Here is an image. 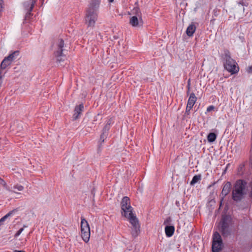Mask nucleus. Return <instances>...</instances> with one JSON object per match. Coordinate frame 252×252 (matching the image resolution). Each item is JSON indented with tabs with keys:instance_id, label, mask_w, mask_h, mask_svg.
Wrapping results in <instances>:
<instances>
[{
	"instance_id": "dca6fc26",
	"label": "nucleus",
	"mask_w": 252,
	"mask_h": 252,
	"mask_svg": "<svg viewBox=\"0 0 252 252\" xmlns=\"http://www.w3.org/2000/svg\"><path fill=\"white\" fill-rule=\"evenodd\" d=\"M84 106L83 104H81L77 106L75 108L74 114L73 115L74 119L76 120L79 118V115L81 114L83 111Z\"/></svg>"
},
{
	"instance_id": "f704fd0d",
	"label": "nucleus",
	"mask_w": 252,
	"mask_h": 252,
	"mask_svg": "<svg viewBox=\"0 0 252 252\" xmlns=\"http://www.w3.org/2000/svg\"><path fill=\"white\" fill-rule=\"evenodd\" d=\"M251 188H252V190L251 191V197H252V183H251Z\"/></svg>"
},
{
	"instance_id": "9b49d317",
	"label": "nucleus",
	"mask_w": 252,
	"mask_h": 252,
	"mask_svg": "<svg viewBox=\"0 0 252 252\" xmlns=\"http://www.w3.org/2000/svg\"><path fill=\"white\" fill-rule=\"evenodd\" d=\"M129 24L133 27H141L143 25L141 16H133L129 19Z\"/></svg>"
},
{
	"instance_id": "bb28decb",
	"label": "nucleus",
	"mask_w": 252,
	"mask_h": 252,
	"mask_svg": "<svg viewBox=\"0 0 252 252\" xmlns=\"http://www.w3.org/2000/svg\"><path fill=\"white\" fill-rule=\"evenodd\" d=\"M3 69L0 67V86L2 84V79L4 77L5 72H3Z\"/></svg>"
},
{
	"instance_id": "423d86ee",
	"label": "nucleus",
	"mask_w": 252,
	"mask_h": 252,
	"mask_svg": "<svg viewBox=\"0 0 252 252\" xmlns=\"http://www.w3.org/2000/svg\"><path fill=\"white\" fill-rule=\"evenodd\" d=\"M81 237L83 240L87 243L90 237V229L88 221L84 218H81Z\"/></svg>"
},
{
	"instance_id": "f03ea898",
	"label": "nucleus",
	"mask_w": 252,
	"mask_h": 252,
	"mask_svg": "<svg viewBox=\"0 0 252 252\" xmlns=\"http://www.w3.org/2000/svg\"><path fill=\"white\" fill-rule=\"evenodd\" d=\"M223 65L226 70L232 74L237 73L239 67L237 65L236 62L231 58L229 51H225L223 56Z\"/></svg>"
},
{
	"instance_id": "aec40b11",
	"label": "nucleus",
	"mask_w": 252,
	"mask_h": 252,
	"mask_svg": "<svg viewBox=\"0 0 252 252\" xmlns=\"http://www.w3.org/2000/svg\"><path fill=\"white\" fill-rule=\"evenodd\" d=\"M11 64V63L9 60L6 59V58L5 57L1 63L0 67L4 69L6 68V67L10 65Z\"/></svg>"
},
{
	"instance_id": "20e7f679",
	"label": "nucleus",
	"mask_w": 252,
	"mask_h": 252,
	"mask_svg": "<svg viewBox=\"0 0 252 252\" xmlns=\"http://www.w3.org/2000/svg\"><path fill=\"white\" fill-rule=\"evenodd\" d=\"M122 214L127 219L135 216L132 212L133 209L130 205V199L127 196L123 198L121 202Z\"/></svg>"
},
{
	"instance_id": "c85d7f7f",
	"label": "nucleus",
	"mask_w": 252,
	"mask_h": 252,
	"mask_svg": "<svg viewBox=\"0 0 252 252\" xmlns=\"http://www.w3.org/2000/svg\"><path fill=\"white\" fill-rule=\"evenodd\" d=\"M187 87H188V92H187V93L188 94L189 93V91L190 90V80L189 79L188 81Z\"/></svg>"
},
{
	"instance_id": "2eb2a0df",
	"label": "nucleus",
	"mask_w": 252,
	"mask_h": 252,
	"mask_svg": "<svg viewBox=\"0 0 252 252\" xmlns=\"http://www.w3.org/2000/svg\"><path fill=\"white\" fill-rule=\"evenodd\" d=\"M231 189V184L229 182H226L222 189L221 191V195L222 196V198H224L226 195H227L229 192L230 191Z\"/></svg>"
},
{
	"instance_id": "b1692460",
	"label": "nucleus",
	"mask_w": 252,
	"mask_h": 252,
	"mask_svg": "<svg viewBox=\"0 0 252 252\" xmlns=\"http://www.w3.org/2000/svg\"><path fill=\"white\" fill-rule=\"evenodd\" d=\"M200 180H201V176L200 175H195L193 177L192 181L190 182V185H193L195 184V183H196L197 182H198Z\"/></svg>"
},
{
	"instance_id": "9d476101",
	"label": "nucleus",
	"mask_w": 252,
	"mask_h": 252,
	"mask_svg": "<svg viewBox=\"0 0 252 252\" xmlns=\"http://www.w3.org/2000/svg\"><path fill=\"white\" fill-rule=\"evenodd\" d=\"M36 1L37 0H30L24 2V6L27 10V12L25 16L26 19L30 18L31 15V12L32 10V9Z\"/></svg>"
},
{
	"instance_id": "f8f14e48",
	"label": "nucleus",
	"mask_w": 252,
	"mask_h": 252,
	"mask_svg": "<svg viewBox=\"0 0 252 252\" xmlns=\"http://www.w3.org/2000/svg\"><path fill=\"white\" fill-rule=\"evenodd\" d=\"M197 97L195 96V94L193 93H191L188 101L186 110V113L188 114L189 113L190 110L194 106Z\"/></svg>"
},
{
	"instance_id": "7c9ffc66",
	"label": "nucleus",
	"mask_w": 252,
	"mask_h": 252,
	"mask_svg": "<svg viewBox=\"0 0 252 252\" xmlns=\"http://www.w3.org/2000/svg\"><path fill=\"white\" fill-rule=\"evenodd\" d=\"M3 8V0H0V11L2 10Z\"/></svg>"
},
{
	"instance_id": "c756f323",
	"label": "nucleus",
	"mask_w": 252,
	"mask_h": 252,
	"mask_svg": "<svg viewBox=\"0 0 252 252\" xmlns=\"http://www.w3.org/2000/svg\"><path fill=\"white\" fill-rule=\"evenodd\" d=\"M214 109V107L213 106H209L207 109V111L208 112H210L212 110H213V109Z\"/></svg>"
},
{
	"instance_id": "6e6552de",
	"label": "nucleus",
	"mask_w": 252,
	"mask_h": 252,
	"mask_svg": "<svg viewBox=\"0 0 252 252\" xmlns=\"http://www.w3.org/2000/svg\"><path fill=\"white\" fill-rule=\"evenodd\" d=\"M97 18L96 11L87 10L86 14L85 21L88 27H94Z\"/></svg>"
},
{
	"instance_id": "2f4dec72",
	"label": "nucleus",
	"mask_w": 252,
	"mask_h": 252,
	"mask_svg": "<svg viewBox=\"0 0 252 252\" xmlns=\"http://www.w3.org/2000/svg\"><path fill=\"white\" fill-rule=\"evenodd\" d=\"M250 159L252 161V153H251V148L250 149Z\"/></svg>"
},
{
	"instance_id": "0eeeda50",
	"label": "nucleus",
	"mask_w": 252,
	"mask_h": 252,
	"mask_svg": "<svg viewBox=\"0 0 252 252\" xmlns=\"http://www.w3.org/2000/svg\"><path fill=\"white\" fill-rule=\"evenodd\" d=\"M222 246V241L221 236L219 233L216 232L214 234L213 240L212 243V252H219L221 251Z\"/></svg>"
},
{
	"instance_id": "6ab92c4d",
	"label": "nucleus",
	"mask_w": 252,
	"mask_h": 252,
	"mask_svg": "<svg viewBox=\"0 0 252 252\" xmlns=\"http://www.w3.org/2000/svg\"><path fill=\"white\" fill-rule=\"evenodd\" d=\"M19 52L18 51H16L13 52L12 53L10 54L8 56L6 57V59L9 60L11 63L12 62L15 60L17 57L19 56Z\"/></svg>"
},
{
	"instance_id": "cd10ccee",
	"label": "nucleus",
	"mask_w": 252,
	"mask_h": 252,
	"mask_svg": "<svg viewBox=\"0 0 252 252\" xmlns=\"http://www.w3.org/2000/svg\"><path fill=\"white\" fill-rule=\"evenodd\" d=\"M24 230V227L20 228L15 234V237H17L19 236Z\"/></svg>"
},
{
	"instance_id": "f3484780",
	"label": "nucleus",
	"mask_w": 252,
	"mask_h": 252,
	"mask_svg": "<svg viewBox=\"0 0 252 252\" xmlns=\"http://www.w3.org/2000/svg\"><path fill=\"white\" fill-rule=\"evenodd\" d=\"M196 30V27L194 24L189 25L187 28L186 33L189 36H191L194 33Z\"/></svg>"
},
{
	"instance_id": "a211bd4d",
	"label": "nucleus",
	"mask_w": 252,
	"mask_h": 252,
	"mask_svg": "<svg viewBox=\"0 0 252 252\" xmlns=\"http://www.w3.org/2000/svg\"><path fill=\"white\" fill-rule=\"evenodd\" d=\"M175 231L174 226H166L165 227V232L167 237H171L173 235Z\"/></svg>"
},
{
	"instance_id": "7ed1b4c3",
	"label": "nucleus",
	"mask_w": 252,
	"mask_h": 252,
	"mask_svg": "<svg viewBox=\"0 0 252 252\" xmlns=\"http://www.w3.org/2000/svg\"><path fill=\"white\" fill-rule=\"evenodd\" d=\"M65 47L64 41L62 39H58L55 43L54 56L59 63L64 61L65 58V55L63 53Z\"/></svg>"
},
{
	"instance_id": "72a5a7b5",
	"label": "nucleus",
	"mask_w": 252,
	"mask_h": 252,
	"mask_svg": "<svg viewBox=\"0 0 252 252\" xmlns=\"http://www.w3.org/2000/svg\"><path fill=\"white\" fill-rule=\"evenodd\" d=\"M14 252H25L23 251H18V250H15Z\"/></svg>"
},
{
	"instance_id": "f257e3e1",
	"label": "nucleus",
	"mask_w": 252,
	"mask_h": 252,
	"mask_svg": "<svg viewBox=\"0 0 252 252\" xmlns=\"http://www.w3.org/2000/svg\"><path fill=\"white\" fill-rule=\"evenodd\" d=\"M246 182L242 180L236 182L232 191V198L234 201H239L243 198L246 194Z\"/></svg>"
},
{
	"instance_id": "473e14b6",
	"label": "nucleus",
	"mask_w": 252,
	"mask_h": 252,
	"mask_svg": "<svg viewBox=\"0 0 252 252\" xmlns=\"http://www.w3.org/2000/svg\"><path fill=\"white\" fill-rule=\"evenodd\" d=\"M248 72L252 73V66H250L248 70Z\"/></svg>"
},
{
	"instance_id": "4be33fe9",
	"label": "nucleus",
	"mask_w": 252,
	"mask_h": 252,
	"mask_svg": "<svg viewBox=\"0 0 252 252\" xmlns=\"http://www.w3.org/2000/svg\"><path fill=\"white\" fill-rule=\"evenodd\" d=\"M217 135L215 133H210L207 136V140L209 142H213L215 141Z\"/></svg>"
},
{
	"instance_id": "39448f33",
	"label": "nucleus",
	"mask_w": 252,
	"mask_h": 252,
	"mask_svg": "<svg viewBox=\"0 0 252 252\" xmlns=\"http://www.w3.org/2000/svg\"><path fill=\"white\" fill-rule=\"evenodd\" d=\"M232 218L230 216L224 215L222 216L220 221V231L223 236H226L229 234L228 228L231 222Z\"/></svg>"
},
{
	"instance_id": "ddd939ff",
	"label": "nucleus",
	"mask_w": 252,
	"mask_h": 252,
	"mask_svg": "<svg viewBox=\"0 0 252 252\" xmlns=\"http://www.w3.org/2000/svg\"><path fill=\"white\" fill-rule=\"evenodd\" d=\"M112 121V120L111 119H109L103 129L102 133L100 135V139L102 140V141H104V139L106 137L107 132H108V131L109 130V129L110 128Z\"/></svg>"
},
{
	"instance_id": "412c9836",
	"label": "nucleus",
	"mask_w": 252,
	"mask_h": 252,
	"mask_svg": "<svg viewBox=\"0 0 252 252\" xmlns=\"http://www.w3.org/2000/svg\"><path fill=\"white\" fill-rule=\"evenodd\" d=\"M17 212L16 210H13L10 212H9L8 213H7L6 215H5L4 217L1 218L0 219V225H2L4 221L9 216H11L13 214Z\"/></svg>"
},
{
	"instance_id": "1a4fd4ad",
	"label": "nucleus",
	"mask_w": 252,
	"mask_h": 252,
	"mask_svg": "<svg viewBox=\"0 0 252 252\" xmlns=\"http://www.w3.org/2000/svg\"><path fill=\"white\" fill-rule=\"evenodd\" d=\"M128 219L132 225L131 234L133 237H136L140 232V225L138 220L135 216Z\"/></svg>"
},
{
	"instance_id": "393cba45",
	"label": "nucleus",
	"mask_w": 252,
	"mask_h": 252,
	"mask_svg": "<svg viewBox=\"0 0 252 252\" xmlns=\"http://www.w3.org/2000/svg\"><path fill=\"white\" fill-rule=\"evenodd\" d=\"M133 13L136 14L135 16H138V17L141 16V12L140 11L139 8H138V7H136V8H133Z\"/></svg>"
},
{
	"instance_id": "5701e85b",
	"label": "nucleus",
	"mask_w": 252,
	"mask_h": 252,
	"mask_svg": "<svg viewBox=\"0 0 252 252\" xmlns=\"http://www.w3.org/2000/svg\"><path fill=\"white\" fill-rule=\"evenodd\" d=\"M13 189H14V190H11V191H13V192H14V193H18V192H17L16 190H18V191H22V190H23L24 187L23 186L21 185L16 184V185H15L13 186Z\"/></svg>"
},
{
	"instance_id": "c9c22d12",
	"label": "nucleus",
	"mask_w": 252,
	"mask_h": 252,
	"mask_svg": "<svg viewBox=\"0 0 252 252\" xmlns=\"http://www.w3.org/2000/svg\"><path fill=\"white\" fill-rule=\"evenodd\" d=\"M114 0H109V2H112Z\"/></svg>"
},
{
	"instance_id": "a878e982",
	"label": "nucleus",
	"mask_w": 252,
	"mask_h": 252,
	"mask_svg": "<svg viewBox=\"0 0 252 252\" xmlns=\"http://www.w3.org/2000/svg\"><path fill=\"white\" fill-rule=\"evenodd\" d=\"M0 184L2 185L9 191H11V189L7 186V184L5 182V181L0 178Z\"/></svg>"
},
{
	"instance_id": "4468645a",
	"label": "nucleus",
	"mask_w": 252,
	"mask_h": 252,
	"mask_svg": "<svg viewBox=\"0 0 252 252\" xmlns=\"http://www.w3.org/2000/svg\"><path fill=\"white\" fill-rule=\"evenodd\" d=\"M100 0H91L90 3L88 10L91 11H96L99 8L100 4Z\"/></svg>"
}]
</instances>
